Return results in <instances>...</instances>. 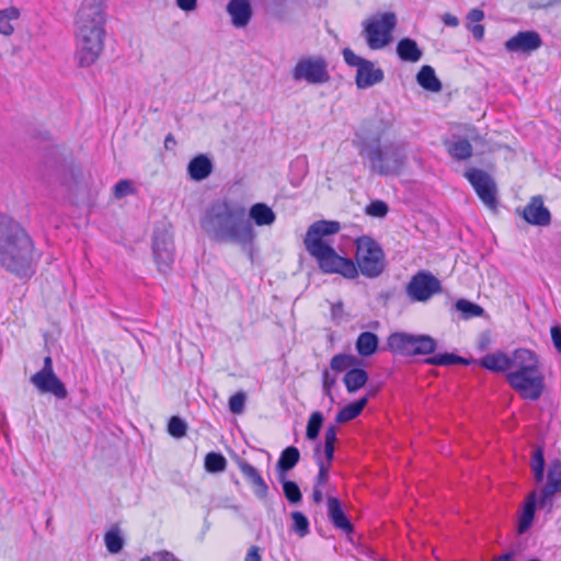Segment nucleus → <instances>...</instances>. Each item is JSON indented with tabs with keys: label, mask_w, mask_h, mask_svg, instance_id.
I'll return each mask as SVG.
<instances>
[{
	"label": "nucleus",
	"mask_w": 561,
	"mask_h": 561,
	"mask_svg": "<svg viewBox=\"0 0 561 561\" xmlns=\"http://www.w3.org/2000/svg\"><path fill=\"white\" fill-rule=\"evenodd\" d=\"M328 517L337 529L346 534L353 533L354 528L342 510L341 502L333 496L328 497Z\"/></svg>",
	"instance_id": "4be33fe9"
},
{
	"label": "nucleus",
	"mask_w": 561,
	"mask_h": 561,
	"mask_svg": "<svg viewBox=\"0 0 561 561\" xmlns=\"http://www.w3.org/2000/svg\"><path fill=\"white\" fill-rule=\"evenodd\" d=\"M398 20L393 12H378L366 19L363 25V36L367 46L373 50L387 47L393 39L392 33Z\"/></svg>",
	"instance_id": "423d86ee"
},
{
	"label": "nucleus",
	"mask_w": 561,
	"mask_h": 561,
	"mask_svg": "<svg viewBox=\"0 0 561 561\" xmlns=\"http://www.w3.org/2000/svg\"><path fill=\"white\" fill-rule=\"evenodd\" d=\"M337 428L335 425H330L324 434V457L332 462L334 456V444L336 442Z\"/></svg>",
	"instance_id": "37998d69"
},
{
	"label": "nucleus",
	"mask_w": 561,
	"mask_h": 561,
	"mask_svg": "<svg viewBox=\"0 0 561 561\" xmlns=\"http://www.w3.org/2000/svg\"><path fill=\"white\" fill-rule=\"evenodd\" d=\"M445 145L449 156L457 161H465L472 157L473 149L468 139L454 137Z\"/></svg>",
	"instance_id": "393cba45"
},
{
	"label": "nucleus",
	"mask_w": 561,
	"mask_h": 561,
	"mask_svg": "<svg viewBox=\"0 0 561 561\" xmlns=\"http://www.w3.org/2000/svg\"><path fill=\"white\" fill-rule=\"evenodd\" d=\"M443 22L445 25L447 26H450V27H456L459 25V20L457 16L450 14V13H445L442 18Z\"/></svg>",
	"instance_id": "052dcab7"
},
{
	"label": "nucleus",
	"mask_w": 561,
	"mask_h": 561,
	"mask_svg": "<svg viewBox=\"0 0 561 561\" xmlns=\"http://www.w3.org/2000/svg\"><path fill=\"white\" fill-rule=\"evenodd\" d=\"M511 371L507 374H520L538 370L539 360L534 352L527 348H518L510 355Z\"/></svg>",
	"instance_id": "6ab92c4d"
},
{
	"label": "nucleus",
	"mask_w": 561,
	"mask_h": 561,
	"mask_svg": "<svg viewBox=\"0 0 561 561\" xmlns=\"http://www.w3.org/2000/svg\"><path fill=\"white\" fill-rule=\"evenodd\" d=\"M368 381V374L363 368H352L346 371L343 377V382L346 387V390L350 393H355L360 388H363Z\"/></svg>",
	"instance_id": "c756f323"
},
{
	"label": "nucleus",
	"mask_w": 561,
	"mask_h": 561,
	"mask_svg": "<svg viewBox=\"0 0 561 561\" xmlns=\"http://www.w3.org/2000/svg\"><path fill=\"white\" fill-rule=\"evenodd\" d=\"M140 561H152V556L151 557L142 558Z\"/></svg>",
	"instance_id": "338daca9"
},
{
	"label": "nucleus",
	"mask_w": 561,
	"mask_h": 561,
	"mask_svg": "<svg viewBox=\"0 0 561 561\" xmlns=\"http://www.w3.org/2000/svg\"><path fill=\"white\" fill-rule=\"evenodd\" d=\"M531 469L537 483L542 482L545 472V458L541 447H537L533 455Z\"/></svg>",
	"instance_id": "ea45409f"
},
{
	"label": "nucleus",
	"mask_w": 561,
	"mask_h": 561,
	"mask_svg": "<svg viewBox=\"0 0 561 561\" xmlns=\"http://www.w3.org/2000/svg\"><path fill=\"white\" fill-rule=\"evenodd\" d=\"M537 501H538V495H537L536 491H533L526 497L524 510L520 514L519 523H518V533L519 534H524L531 526L534 516H535Z\"/></svg>",
	"instance_id": "c85d7f7f"
},
{
	"label": "nucleus",
	"mask_w": 561,
	"mask_h": 561,
	"mask_svg": "<svg viewBox=\"0 0 561 561\" xmlns=\"http://www.w3.org/2000/svg\"><path fill=\"white\" fill-rule=\"evenodd\" d=\"M38 255L35 245L22 225L0 213V265L19 277L35 273Z\"/></svg>",
	"instance_id": "7ed1b4c3"
},
{
	"label": "nucleus",
	"mask_w": 561,
	"mask_h": 561,
	"mask_svg": "<svg viewBox=\"0 0 561 561\" xmlns=\"http://www.w3.org/2000/svg\"><path fill=\"white\" fill-rule=\"evenodd\" d=\"M559 2H561V0H534L530 5L531 8H546Z\"/></svg>",
	"instance_id": "680f3d73"
},
{
	"label": "nucleus",
	"mask_w": 561,
	"mask_h": 561,
	"mask_svg": "<svg viewBox=\"0 0 561 561\" xmlns=\"http://www.w3.org/2000/svg\"><path fill=\"white\" fill-rule=\"evenodd\" d=\"M480 365L496 373L511 370L510 355L503 352L491 353L480 359Z\"/></svg>",
	"instance_id": "cd10ccee"
},
{
	"label": "nucleus",
	"mask_w": 561,
	"mask_h": 561,
	"mask_svg": "<svg viewBox=\"0 0 561 561\" xmlns=\"http://www.w3.org/2000/svg\"><path fill=\"white\" fill-rule=\"evenodd\" d=\"M261 554L259 552V548L256 546H252L245 556L244 561H261Z\"/></svg>",
	"instance_id": "bf43d9fd"
},
{
	"label": "nucleus",
	"mask_w": 561,
	"mask_h": 561,
	"mask_svg": "<svg viewBox=\"0 0 561 561\" xmlns=\"http://www.w3.org/2000/svg\"><path fill=\"white\" fill-rule=\"evenodd\" d=\"M465 178L472 185L484 206L494 210L497 206V187L492 176L483 170L470 168L465 172Z\"/></svg>",
	"instance_id": "f8f14e48"
},
{
	"label": "nucleus",
	"mask_w": 561,
	"mask_h": 561,
	"mask_svg": "<svg viewBox=\"0 0 561 561\" xmlns=\"http://www.w3.org/2000/svg\"><path fill=\"white\" fill-rule=\"evenodd\" d=\"M299 459L300 453L297 447L289 446L285 448L276 465L277 478L287 477V472L298 463Z\"/></svg>",
	"instance_id": "bb28decb"
},
{
	"label": "nucleus",
	"mask_w": 561,
	"mask_h": 561,
	"mask_svg": "<svg viewBox=\"0 0 561 561\" xmlns=\"http://www.w3.org/2000/svg\"><path fill=\"white\" fill-rule=\"evenodd\" d=\"M368 402V397L360 398L356 402L345 405L340 412L336 414L335 421L337 423H346L351 420L357 417Z\"/></svg>",
	"instance_id": "72a5a7b5"
},
{
	"label": "nucleus",
	"mask_w": 561,
	"mask_h": 561,
	"mask_svg": "<svg viewBox=\"0 0 561 561\" xmlns=\"http://www.w3.org/2000/svg\"><path fill=\"white\" fill-rule=\"evenodd\" d=\"M30 381L41 393H50L60 400L68 396L66 386L54 371L50 356L44 358L42 369L34 374Z\"/></svg>",
	"instance_id": "9b49d317"
},
{
	"label": "nucleus",
	"mask_w": 561,
	"mask_h": 561,
	"mask_svg": "<svg viewBox=\"0 0 561 561\" xmlns=\"http://www.w3.org/2000/svg\"><path fill=\"white\" fill-rule=\"evenodd\" d=\"M331 463L332 462H329V460L325 458L323 459L322 457H318L317 459V465L319 467V472H318V476L316 478V483L313 486H320L322 488L329 480V471H330V468H331Z\"/></svg>",
	"instance_id": "a18cd8bd"
},
{
	"label": "nucleus",
	"mask_w": 561,
	"mask_h": 561,
	"mask_svg": "<svg viewBox=\"0 0 561 561\" xmlns=\"http://www.w3.org/2000/svg\"><path fill=\"white\" fill-rule=\"evenodd\" d=\"M417 83L425 90L431 92H439L442 83L435 75L431 66H423L416 75Z\"/></svg>",
	"instance_id": "2f4dec72"
},
{
	"label": "nucleus",
	"mask_w": 561,
	"mask_h": 561,
	"mask_svg": "<svg viewBox=\"0 0 561 561\" xmlns=\"http://www.w3.org/2000/svg\"><path fill=\"white\" fill-rule=\"evenodd\" d=\"M105 9V0H82L76 12L75 59L81 68L94 65L104 50Z\"/></svg>",
	"instance_id": "f03ea898"
},
{
	"label": "nucleus",
	"mask_w": 561,
	"mask_h": 561,
	"mask_svg": "<svg viewBox=\"0 0 561 561\" xmlns=\"http://www.w3.org/2000/svg\"><path fill=\"white\" fill-rule=\"evenodd\" d=\"M106 549L111 553H118L124 546V540L117 527L110 529L104 536Z\"/></svg>",
	"instance_id": "4c0bfd02"
},
{
	"label": "nucleus",
	"mask_w": 561,
	"mask_h": 561,
	"mask_svg": "<svg viewBox=\"0 0 561 561\" xmlns=\"http://www.w3.org/2000/svg\"><path fill=\"white\" fill-rule=\"evenodd\" d=\"M278 481L283 484V491L286 499L293 503H299L301 501V492L298 484L294 481H288L287 477H279Z\"/></svg>",
	"instance_id": "58836bf2"
},
{
	"label": "nucleus",
	"mask_w": 561,
	"mask_h": 561,
	"mask_svg": "<svg viewBox=\"0 0 561 561\" xmlns=\"http://www.w3.org/2000/svg\"><path fill=\"white\" fill-rule=\"evenodd\" d=\"M467 27L471 31L473 37L477 39V41H482L483 37H484V26L481 25V24H474V25H470L468 24Z\"/></svg>",
	"instance_id": "13d9d810"
},
{
	"label": "nucleus",
	"mask_w": 561,
	"mask_h": 561,
	"mask_svg": "<svg viewBox=\"0 0 561 561\" xmlns=\"http://www.w3.org/2000/svg\"><path fill=\"white\" fill-rule=\"evenodd\" d=\"M561 492V461L553 460L549 465L547 482L541 490L539 506L547 508L548 512L552 510L553 496Z\"/></svg>",
	"instance_id": "dca6fc26"
},
{
	"label": "nucleus",
	"mask_w": 561,
	"mask_h": 561,
	"mask_svg": "<svg viewBox=\"0 0 561 561\" xmlns=\"http://www.w3.org/2000/svg\"><path fill=\"white\" fill-rule=\"evenodd\" d=\"M175 3L185 12H192L197 8V0H175Z\"/></svg>",
	"instance_id": "5fc2aeb1"
},
{
	"label": "nucleus",
	"mask_w": 561,
	"mask_h": 561,
	"mask_svg": "<svg viewBox=\"0 0 561 561\" xmlns=\"http://www.w3.org/2000/svg\"><path fill=\"white\" fill-rule=\"evenodd\" d=\"M240 471L243 477L254 486V493L260 499H263L267 494V484L259 473V471L250 463L242 461L239 463Z\"/></svg>",
	"instance_id": "5701e85b"
},
{
	"label": "nucleus",
	"mask_w": 561,
	"mask_h": 561,
	"mask_svg": "<svg viewBox=\"0 0 561 561\" xmlns=\"http://www.w3.org/2000/svg\"><path fill=\"white\" fill-rule=\"evenodd\" d=\"M227 13L231 19V24L236 28L245 27L253 15L252 7L249 0H230L226 7Z\"/></svg>",
	"instance_id": "aec40b11"
},
{
	"label": "nucleus",
	"mask_w": 561,
	"mask_h": 561,
	"mask_svg": "<svg viewBox=\"0 0 561 561\" xmlns=\"http://www.w3.org/2000/svg\"><path fill=\"white\" fill-rule=\"evenodd\" d=\"M442 291L440 282L430 272L416 273L407 285V295L412 301H427Z\"/></svg>",
	"instance_id": "2eb2a0df"
},
{
	"label": "nucleus",
	"mask_w": 561,
	"mask_h": 561,
	"mask_svg": "<svg viewBox=\"0 0 561 561\" xmlns=\"http://www.w3.org/2000/svg\"><path fill=\"white\" fill-rule=\"evenodd\" d=\"M291 518L294 522V530L300 537H305L309 533L308 518L301 512H293Z\"/></svg>",
	"instance_id": "49530a36"
},
{
	"label": "nucleus",
	"mask_w": 561,
	"mask_h": 561,
	"mask_svg": "<svg viewBox=\"0 0 561 561\" xmlns=\"http://www.w3.org/2000/svg\"><path fill=\"white\" fill-rule=\"evenodd\" d=\"M357 363V358L353 355L337 354L331 358L330 367L332 370L340 373L346 369L350 370Z\"/></svg>",
	"instance_id": "e433bc0d"
},
{
	"label": "nucleus",
	"mask_w": 561,
	"mask_h": 561,
	"mask_svg": "<svg viewBox=\"0 0 561 561\" xmlns=\"http://www.w3.org/2000/svg\"><path fill=\"white\" fill-rule=\"evenodd\" d=\"M541 45V37L536 31H523L507 39L504 47L508 53L529 55Z\"/></svg>",
	"instance_id": "f3484780"
},
{
	"label": "nucleus",
	"mask_w": 561,
	"mask_h": 561,
	"mask_svg": "<svg viewBox=\"0 0 561 561\" xmlns=\"http://www.w3.org/2000/svg\"><path fill=\"white\" fill-rule=\"evenodd\" d=\"M201 228L205 234L218 243H233L250 249L256 232L247 217V208L228 199L211 203L203 213Z\"/></svg>",
	"instance_id": "f257e3e1"
},
{
	"label": "nucleus",
	"mask_w": 561,
	"mask_h": 561,
	"mask_svg": "<svg viewBox=\"0 0 561 561\" xmlns=\"http://www.w3.org/2000/svg\"><path fill=\"white\" fill-rule=\"evenodd\" d=\"M227 460L218 453H209L205 457V468L208 472H221L226 469Z\"/></svg>",
	"instance_id": "a19ab883"
},
{
	"label": "nucleus",
	"mask_w": 561,
	"mask_h": 561,
	"mask_svg": "<svg viewBox=\"0 0 561 561\" xmlns=\"http://www.w3.org/2000/svg\"><path fill=\"white\" fill-rule=\"evenodd\" d=\"M388 213V205L382 201L371 202L366 207V214L373 217H385Z\"/></svg>",
	"instance_id": "8fccbe9b"
},
{
	"label": "nucleus",
	"mask_w": 561,
	"mask_h": 561,
	"mask_svg": "<svg viewBox=\"0 0 561 561\" xmlns=\"http://www.w3.org/2000/svg\"><path fill=\"white\" fill-rule=\"evenodd\" d=\"M397 54L403 61L417 62L422 58V49L417 43L409 37L399 41L397 45Z\"/></svg>",
	"instance_id": "a878e982"
},
{
	"label": "nucleus",
	"mask_w": 561,
	"mask_h": 561,
	"mask_svg": "<svg viewBox=\"0 0 561 561\" xmlns=\"http://www.w3.org/2000/svg\"><path fill=\"white\" fill-rule=\"evenodd\" d=\"M336 383V376L332 375L328 369L322 373V390L323 394L330 399L331 402L334 401V397L332 394V388Z\"/></svg>",
	"instance_id": "de8ad7c7"
},
{
	"label": "nucleus",
	"mask_w": 561,
	"mask_h": 561,
	"mask_svg": "<svg viewBox=\"0 0 561 561\" xmlns=\"http://www.w3.org/2000/svg\"><path fill=\"white\" fill-rule=\"evenodd\" d=\"M551 340L559 353H561V328L554 325L551 328Z\"/></svg>",
	"instance_id": "6e6d98bb"
},
{
	"label": "nucleus",
	"mask_w": 561,
	"mask_h": 561,
	"mask_svg": "<svg viewBox=\"0 0 561 561\" xmlns=\"http://www.w3.org/2000/svg\"><path fill=\"white\" fill-rule=\"evenodd\" d=\"M133 192L131 184L128 180H121L114 186V195L116 198H123Z\"/></svg>",
	"instance_id": "3c124183"
},
{
	"label": "nucleus",
	"mask_w": 561,
	"mask_h": 561,
	"mask_svg": "<svg viewBox=\"0 0 561 561\" xmlns=\"http://www.w3.org/2000/svg\"><path fill=\"white\" fill-rule=\"evenodd\" d=\"M340 229L339 221L318 220L308 228L304 244L308 253L317 260L323 273L341 274L346 278L354 279L358 275L355 263L351 259L339 255L324 240L325 237L335 234Z\"/></svg>",
	"instance_id": "20e7f679"
},
{
	"label": "nucleus",
	"mask_w": 561,
	"mask_h": 561,
	"mask_svg": "<svg viewBox=\"0 0 561 561\" xmlns=\"http://www.w3.org/2000/svg\"><path fill=\"white\" fill-rule=\"evenodd\" d=\"M357 271L369 278L379 276L385 270V254L380 245L370 237L356 240Z\"/></svg>",
	"instance_id": "0eeeda50"
},
{
	"label": "nucleus",
	"mask_w": 561,
	"mask_h": 561,
	"mask_svg": "<svg viewBox=\"0 0 561 561\" xmlns=\"http://www.w3.org/2000/svg\"><path fill=\"white\" fill-rule=\"evenodd\" d=\"M245 393L240 391L230 397L229 399V410L233 414H241L244 411L245 405Z\"/></svg>",
	"instance_id": "09e8293b"
},
{
	"label": "nucleus",
	"mask_w": 561,
	"mask_h": 561,
	"mask_svg": "<svg viewBox=\"0 0 561 561\" xmlns=\"http://www.w3.org/2000/svg\"><path fill=\"white\" fill-rule=\"evenodd\" d=\"M211 171H213V163L204 154H199V156L193 158L187 165V172L190 174V178L197 182L203 181L206 178H208L210 175Z\"/></svg>",
	"instance_id": "b1692460"
},
{
	"label": "nucleus",
	"mask_w": 561,
	"mask_h": 561,
	"mask_svg": "<svg viewBox=\"0 0 561 561\" xmlns=\"http://www.w3.org/2000/svg\"><path fill=\"white\" fill-rule=\"evenodd\" d=\"M187 425L179 416H172L168 423V432L172 437L182 438L186 435Z\"/></svg>",
	"instance_id": "c03bdc74"
},
{
	"label": "nucleus",
	"mask_w": 561,
	"mask_h": 561,
	"mask_svg": "<svg viewBox=\"0 0 561 561\" xmlns=\"http://www.w3.org/2000/svg\"><path fill=\"white\" fill-rule=\"evenodd\" d=\"M312 499L318 504L322 502L323 493L320 486H313Z\"/></svg>",
	"instance_id": "e2e57ef3"
},
{
	"label": "nucleus",
	"mask_w": 561,
	"mask_h": 561,
	"mask_svg": "<svg viewBox=\"0 0 561 561\" xmlns=\"http://www.w3.org/2000/svg\"><path fill=\"white\" fill-rule=\"evenodd\" d=\"M323 415L321 412H313L307 423L306 436L310 440H314L319 436V432L323 424Z\"/></svg>",
	"instance_id": "79ce46f5"
},
{
	"label": "nucleus",
	"mask_w": 561,
	"mask_h": 561,
	"mask_svg": "<svg viewBox=\"0 0 561 561\" xmlns=\"http://www.w3.org/2000/svg\"><path fill=\"white\" fill-rule=\"evenodd\" d=\"M358 149L359 154L368 159L370 170L381 176L399 174L407 163L405 148L400 144H391L382 149L379 139L363 140Z\"/></svg>",
	"instance_id": "39448f33"
},
{
	"label": "nucleus",
	"mask_w": 561,
	"mask_h": 561,
	"mask_svg": "<svg viewBox=\"0 0 561 561\" xmlns=\"http://www.w3.org/2000/svg\"><path fill=\"white\" fill-rule=\"evenodd\" d=\"M388 346L393 353L405 356L431 355L437 348V342L426 334L392 333Z\"/></svg>",
	"instance_id": "6e6552de"
},
{
	"label": "nucleus",
	"mask_w": 561,
	"mask_h": 561,
	"mask_svg": "<svg viewBox=\"0 0 561 561\" xmlns=\"http://www.w3.org/2000/svg\"><path fill=\"white\" fill-rule=\"evenodd\" d=\"M343 304L342 301L335 302L331 305V318L335 322H340L343 319Z\"/></svg>",
	"instance_id": "864d4df0"
},
{
	"label": "nucleus",
	"mask_w": 561,
	"mask_h": 561,
	"mask_svg": "<svg viewBox=\"0 0 561 561\" xmlns=\"http://www.w3.org/2000/svg\"><path fill=\"white\" fill-rule=\"evenodd\" d=\"M512 558L511 553H505L497 557L494 561H508Z\"/></svg>",
	"instance_id": "0e129e2a"
},
{
	"label": "nucleus",
	"mask_w": 561,
	"mask_h": 561,
	"mask_svg": "<svg viewBox=\"0 0 561 561\" xmlns=\"http://www.w3.org/2000/svg\"><path fill=\"white\" fill-rule=\"evenodd\" d=\"M342 54L344 61L356 68L355 82L358 89L370 88L383 80L382 69L376 67L373 61L356 55L351 48H344Z\"/></svg>",
	"instance_id": "1a4fd4ad"
},
{
	"label": "nucleus",
	"mask_w": 561,
	"mask_h": 561,
	"mask_svg": "<svg viewBox=\"0 0 561 561\" xmlns=\"http://www.w3.org/2000/svg\"><path fill=\"white\" fill-rule=\"evenodd\" d=\"M455 308L462 313L465 319L474 317H481L484 313V309L467 299H459L455 304Z\"/></svg>",
	"instance_id": "c9c22d12"
},
{
	"label": "nucleus",
	"mask_w": 561,
	"mask_h": 561,
	"mask_svg": "<svg viewBox=\"0 0 561 561\" xmlns=\"http://www.w3.org/2000/svg\"><path fill=\"white\" fill-rule=\"evenodd\" d=\"M378 336L373 332H363L358 335L356 340V351L360 356H370L373 355L378 347Z\"/></svg>",
	"instance_id": "473e14b6"
},
{
	"label": "nucleus",
	"mask_w": 561,
	"mask_h": 561,
	"mask_svg": "<svg viewBox=\"0 0 561 561\" xmlns=\"http://www.w3.org/2000/svg\"><path fill=\"white\" fill-rule=\"evenodd\" d=\"M522 216L528 224L534 226H548L551 221L550 211L543 206L542 197L539 195L531 197L530 202L523 209Z\"/></svg>",
	"instance_id": "a211bd4d"
},
{
	"label": "nucleus",
	"mask_w": 561,
	"mask_h": 561,
	"mask_svg": "<svg viewBox=\"0 0 561 561\" xmlns=\"http://www.w3.org/2000/svg\"><path fill=\"white\" fill-rule=\"evenodd\" d=\"M152 252L159 272L168 273L174 261V247L172 233L167 226L156 228Z\"/></svg>",
	"instance_id": "4468645a"
},
{
	"label": "nucleus",
	"mask_w": 561,
	"mask_h": 561,
	"mask_svg": "<svg viewBox=\"0 0 561 561\" xmlns=\"http://www.w3.org/2000/svg\"><path fill=\"white\" fill-rule=\"evenodd\" d=\"M506 379L510 386L526 400L535 401L540 398L543 391V376L540 369L520 374H506Z\"/></svg>",
	"instance_id": "ddd939ff"
},
{
	"label": "nucleus",
	"mask_w": 561,
	"mask_h": 561,
	"mask_svg": "<svg viewBox=\"0 0 561 561\" xmlns=\"http://www.w3.org/2000/svg\"><path fill=\"white\" fill-rule=\"evenodd\" d=\"M484 19V12L480 9H472L467 15L470 25L479 24Z\"/></svg>",
	"instance_id": "603ef678"
},
{
	"label": "nucleus",
	"mask_w": 561,
	"mask_h": 561,
	"mask_svg": "<svg viewBox=\"0 0 561 561\" xmlns=\"http://www.w3.org/2000/svg\"><path fill=\"white\" fill-rule=\"evenodd\" d=\"M152 561H180L169 551H158L152 553Z\"/></svg>",
	"instance_id": "4d7b16f0"
},
{
	"label": "nucleus",
	"mask_w": 561,
	"mask_h": 561,
	"mask_svg": "<svg viewBox=\"0 0 561 561\" xmlns=\"http://www.w3.org/2000/svg\"><path fill=\"white\" fill-rule=\"evenodd\" d=\"M21 11L15 7L0 10V34L11 36L15 31L14 23L19 21Z\"/></svg>",
	"instance_id": "7c9ffc66"
},
{
	"label": "nucleus",
	"mask_w": 561,
	"mask_h": 561,
	"mask_svg": "<svg viewBox=\"0 0 561 561\" xmlns=\"http://www.w3.org/2000/svg\"><path fill=\"white\" fill-rule=\"evenodd\" d=\"M295 81H306L309 84H323L330 80L328 62L322 56H310L297 61L293 69Z\"/></svg>",
	"instance_id": "9d476101"
},
{
	"label": "nucleus",
	"mask_w": 561,
	"mask_h": 561,
	"mask_svg": "<svg viewBox=\"0 0 561 561\" xmlns=\"http://www.w3.org/2000/svg\"><path fill=\"white\" fill-rule=\"evenodd\" d=\"M247 217L252 226L255 225L257 227H271L276 221V214L265 203L253 204L249 211H247Z\"/></svg>",
	"instance_id": "412c9836"
},
{
	"label": "nucleus",
	"mask_w": 561,
	"mask_h": 561,
	"mask_svg": "<svg viewBox=\"0 0 561 561\" xmlns=\"http://www.w3.org/2000/svg\"><path fill=\"white\" fill-rule=\"evenodd\" d=\"M169 142H174V138L172 135H168L165 138V147L168 148Z\"/></svg>",
	"instance_id": "69168bd1"
},
{
	"label": "nucleus",
	"mask_w": 561,
	"mask_h": 561,
	"mask_svg": "<svg viewBox=\"0 0 561 561\" xmlns=\"http://www.w3.org/2000/svg\"><path fill=\"white\" fill-rule=\"evenodd\" d=\"M425 364L434 366H450L456 364L467 365L469 360L455 354H437L424 360Z\"/></svg>",
	"instance_id": "f704fd0d"
}]
</instances>
